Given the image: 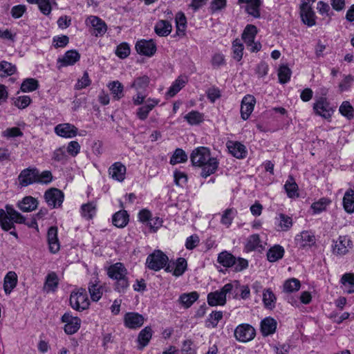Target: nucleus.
Returning <instances> with one entry per match:
<instances>
[{"label": "nucleus", "instance_id": "e433bc0d", "mask_svg": "<svg viewBox=\"0 0 354 354\" xmlns=\"http://www.w3.org/2000/svg\"><path fill=\"white\" fill-rule=\"evenodd\" d=\"M129 222V215L125 210L115 213L112 217V223L117 227H124Z\"/></svg>", "mask_w": 354, "mask_h": 354}, {"label": "nucleus", "instance_id": "393cba45", "mask_svg": "<svg viewBox=\"0 0 354 354\" xmlns=\"http://www.w3.org/2000/svg\"><path fill=\"white\" fill-rule=\"evenodd\" d=\"M127 169L120 162H115L109 168V175L115 180L122 182L125 179Z\"/></svg>", "mask_w": 354, "mask_h": 354}, {"label": "nucleus", "instance_id": "09e8293b", "mask_svg": "<svg viewBox=\"0 0 354 354\" xmlns=\"http://www.w3.org/2000/svg\"><path fill=\"white\" fill-rule=\"evenodd\" d=\"M262 248L261 241L259 234H254L250 236L245 244L247 251H254Z\"/></svg>", "mask_w": 354, "mask_h": 354}, {"label": "nucleus", "instance_id": "aec40b11", "mask_svg": "<svg viewBox=\"0 0 354 354\" xmlns=\"http://www.w3.org/2000/svg\"><path fill=\"white\" fill-rule=\"evenodd\" d=\"M295 243L301 248H310L315 244L316 239L314 234L308 230L302 231L295 236Z\"/></svg>", "mask_w": 354, "mask_h": 354}, {"label": "nucleus", "instance_id": "a19ab883", "mask_svg": "<svg viewBox=\"0 0 354 354\" xmlns=\"http://www.w3.org/2000/svg\"><path fill=\"white\" fill-rule=\"evenodd\" d=\"M149 82V77L144 75L136 77L131 83L130 87L134 88L137 91H140L141 90H145L148 87Z\"/></svg>", "mask_w": 354, "mask_h": 354}, {"label": "nucleus", "instance_id": "ea45409f", "mask_svg": "<svg viewBox=\"0 0 354 354\" xmlns=\"http://www.w3.org/2000/svg\"><path fill=\"white\" fill-rule=\"evenodd\" d=\"M284 249L279 245L271 248L267 252V259L270 262H275L283 257Z\"/></svg>", "mask_w": 354, "mask_h": 354}, {"label": "nucleus", "instance_id": "a18cd8bd", "mask_svg": "<svg viewBox=\"0 0 354 354\" xmlns=\"http://www.w3.org/2000/svg\"><path fill=\"white\" fill-rule=\"evenodd\" d=\"M96 213V204L93 202H89L86 204H83L81 207V214L82 216L89 220L92 219Z\"/></svg>", "mask_w": 354, "mask_h": 354}, {"label": "nucleus", "instance_id": "e2e57ef3", "mask_svg": "<svg viewBox=\"0 0 354 354\" xmlns=\"http://www.w3.org/2000/svg\"><path fill=\"white\" fill-rule=\"evenodd\" d=\"M339 111L342 115L348 119H351L354 116V109L349 102H343L339 106Z\"/></svg>", "mask_w": 354, "mask_h": 354}, {"label": "nucleus", "instance_id": "0eeeda50", "mask_svg": "<svg viewBox=\"0 0 354 354\" xmlns=\"http://www.w3.org/2000/svg\"><path fill=\"white\" fill-rule=\"evenodd\" d=\"M313 111L317 115L324 119H330L334 113V109L324 96L316 98L313 106Z\"/></svg>", "mask_w": 354, "mask_h": 354}, {"label": "nucleus", "instance_id": "6ab92c4d", "mask_svg": "<svg viewBox=\"0 0 354 354\" xmlns=\"http://www.w3.org/2000/svg\"><path fill=\"white\" fill-rule=\"evenodd\" d=\"M135 47L138 54L147 57H151L156 52V45L151 39L138 41Z\"/></svg>", "mask_w": 354, "mask_h": 354}, {"label": "nucleus", "instance_id": "2eb2a0df", "mask_svg": "<svg viewBox=\"0 0 354 354\" xmlns=\"http://www.w3.org/2000/svg\"><path fill=\"white\" fill-rule=\"evenodd\" d=\"M80 59V54L76 50H67L57 59V68L73 66Z\"/></svg>", "mask_w": 354, "mask_h": 354}, {"label": "nucleus", "instance_id": "a878e982", "mask_svg": "<svg viewBox=\"0 0 354 354\" xmlns=\"http://www.w3.org/2000/svg\"><path fill=\"white\" fill-rule=\"evenodd\" d=\"M88 289L92 301H97L101 299L104 292V286L97 279L89 282Z\"/></svg>", "mask_w": 354, "mask_h": 354}, {"label": "nucleus", "instance_id": "3c124183", "mask_svg": "<svg viewBox=\"0 0 354 354\" xmlns=\"http://www.w3.org/2000/svg\"><path fill=\"white\" fill-rule=\"evenodd\" d=\"M234 256L227 251L221 252L217 258V261L224 267L231 268L234 263Z\"/></svg>", "mask_w": 354, "mask_h": 354}, {"label": "nucleus", "instance_id": "de8ad7c7", "mask_svg": "<svg viewBox=\"0 0 354 354\" xmlns=\"http://www.w3.org/2000/svg\"><path fill=\"white\" fill-rule=\"evenodd\" d=\"M16 71L17 67L15 65L6 61L0 62V77L10 76L15 74Z\"/></svg>", "mask_w": 354, "mask_h": 354}, {"label": "nucleus", "instance_id": "5fc2aeb1", "mask_svg": "<svg viewBox=\"0 0 354 354\" xmlns=\"http://www.w3.org/2000/svg\"><path fill=\"white\" fill-rule=\"evenodd\" d=\"M300 287V281L297 279L292 278L284 282L283 291L287 293H290L299 290Z\"/></svg>", "mask_w": 354, "mask_h": 354}, {"label": "nucleus", "instance_id": "a211bd4d", "mask_svg": "<svg viewBox=\"0 0 354 354\" xmlns=\"http://www.w3.org/2000/svg\"><path fill=\"white\" fill-rule=\"evenodd\" d=\"M160 100L156 98H147L145 103L136 111V116L140 120H145L149 113L159 104Z\"/></svg>", "mask_w": 354, "mask_h": 354}, {"label": "nucleus", "instance_id": "864d4df0", "mask_svg": "<svg viewBox=\"0 0 354 354\" xmlns=\"http://www.w3.org/2000/svg\"><path fill=\"white\" fill-rule=\"evenodd\" d=\"M190 125H197L203 121V115L198 111H192L184 117Z\"/></svg>", "mask_w": 354, "mask_h": 354}, {"label": "nucleus", "instance_id": "49530a36", "mask_svg": "<svg viewBox=\"0 0 354 354\" xmlns=\"http://www.w3.org/2000/svg\"><path fill=\"white\" fill-rule=\"evenodd\" d=\"M232 49L233 58L237 62L241 61L243 58L244 50V46L241 39L237 38L232 41Z\"/></svg>", "mask_w": 354, "mask_h": 354}, {"label": "nucleus", "instance_id": "c756f323", "mask_svg": "<svg viewBox=\"0 0 354 354\" xmlns=\"http://www.w3.org/2000/svg\"><path fill=\"white\" fill-rule=\"evenodd\" d=\"M38 205L36 198L32 196H26L17 204V207L24 212H29L35 210Z\"/></svg>", "mask_w": 354, "mask_h": 354}, {"label": "nucleus", "instance_id": "7c9ffc66", "mask_svg": "<svg viewBox=\"0 0 354 354\" xmlns=\"http://www.w3.org/2000/svg\"><path fill=\"white\" fill-rule=\"evenodd\" d=\"M277 322L271 317H266L261 321V330L264 336L273 334L277 328Z\"/></svg>", "mask_w": 354, "mask_h": 354}, {"label": "nucleus", "instance_id": "473e14b6", "mask_svg": "<svg viewBox=\"0 0 354 354\" xmlns=\"http://www.w3.org/2000/svg\"><path fill=\"white\" fill-rule=\"evenodd\" d=\"M340 282L342 284L344 292L347 294L354 293V274L345 273L342 275Z\"/></svg>", "mask_w": 354, "mask_h": 354}, {"label": "nucleus", "instance_id": "6e6552de", "mask_svg": "<svg viewBox=\"0 0 354 354\" xmlns=\"http://www.w3.org/2000/svg\"><path fill=\"white\" fill-rule=\"evenodd\" d=\"M85 24L92 29L91 32L95 37L104 35L107 30L106 23L97 16H88L85 20Z\"/></svg>", "mask_w": 354, "mask_h": 354}, {"label": "nucleus", "instance_id": "79ce46f5", "mask_svg": "<svg viewBox=\"0 0 354 354\" xmlns=\"http://www.w3.org/2000/svg\"><path fill=\"white\" fill-rule=\"evenodd\" d=\"M284 189L289 198L299 196L298 185L295 183L292 176H290L284 185Z\"/></svg>", "mask_w": 354, "mask_h": 354}, {"label": "nucleus", "instance_id": "680f3d73", "mask_svg": "<svg viewBox=\"0 0 354 354\" xmlns=\"http://www.w3.org/2000/svg\"><path fill=\"white\" fill-rule=\"evenodd\" d=\"M211 64L214 68L225 65V55L221 52L214 53L212 55Z\"/></svg>", "mask_w": 354, "mask_h": 354}, {"label": "nucleus", "instance_id": "423d86ee", "mask_svg": "<svg viewBox=\"0 0 354 354\" xmlns=\"http://www.w3.org/2000/svg\"><path fill=\"white\" fill-rule=\"evenodd\" d=\"M70 304L72 308L77 311L87 309L90 303L86 290L79 288L73 291L70 296Z\"/></svg>", "mask_w": 354, "mask_h": 354}, {"label": "nucleus", "instance_id": "4468645a", "mask_svg": "<svg viewBox=\"0 0 354 354\" xmlns=\"http://www.w3.org/2000/svg\"><path fill=\"white\" fill-rule=\"evenodd\" d=\"M37 178L38 170L37 169L27 168L21 171L18 176V180L21 187H26L37 183Z\"/></svg>", "mask_w": 354, "mask_h": 354}, {"label": "nucleus", "instance_id": "f8f14e48", "mask_svg": "<svg viewBox=\"0 0 354 354\" xmlns=\"http://www.w3.org/2000/svg\"><path fill=\"white\" fill-rule=\"evenodd\" d=\"M239 5L245 4L243 8L245 12L255 19L261 17L260 8L262 6V0H238Z\"/></svg>", "mask_w": 354, "mask_h": 354}, {"label": "nucleus", "instance_id": "f03ea898", "mask_svg": "<svg viewBox=\"0 0 354 354\" xmlns=\"http://www.w3.org/2000/svg\"><path fill=\"white\" fill-rule=\"evenodd\" d=\"M108 277L115 281L114 289L120 293L126 292L129 287L128 271L124 265L118 262L107 268Z\"/></svg>", "mask_w": 354, "mask_h": 354}, {"label": "nucleus", "instance_id": "412c9836", "mask_svg": "<svg viewBox=\"0 0 354 354\" xmlns=\"http://www.w3.org/2000/svg\"><path fill=\"white\" fill-rule=\"evenodd\" d=\"M145 322L144 317L135 312L127 313L124 317V326L131 329L141 327Z\"/></svg>", "mask_w": 354, "mask_h": 354}, {"label": "nucleus", "instance_id": "5701e85b", "mask_svg": "<svg viewBox=\"0 0 354 354\" xmlns=\"http://www.w3.org/2000/svg\"><path fill=\"white\" fill-rule=\"evenodd\" d=\"M255 103L256 100L251 95H247L243 98L241 105V116L243 120L248 119L254 110Z\"/></svg>", "mask_w": 354, "mask_h": 354}, {"label": "nucleus", "instance_id": "37998d69", "mask_svg": "<svg viewBox=\"0 0 354 354\" xmlns=\"http://www.w3.org/2000/svg\"><path fill=\"white\" fill-rule=\"evenodd\" d=\"M29 3L37 4L39 11L44 15L48 16L52 11L50 0H26Z\"/></svg>", "mask_w": 354, "mask_h": 354}, {"label": "nucleus", "instance_id": "cd10ccee", "mask_svg": "<svg viewBox=\"0 0 354 354\" xmlns=\"http://www.w3.org/2000/svg\"><path fill=\"white\" fill-rule=\"evenodd\" d=\"M17 284V275L15 272H8L3 280V290L6 295H10Z\"/></svg>", "mask_w": 354, "mask_h": 354}, {"label": "nucleus", "instance_id": "2f4dec72", "mask_svg": "<svg viewBox=\"0 0 354 354\" xmlns=\"http://www.w3.org/2000/svg\"><path fill=\"white\" fill-rule=\"evenodd\" d=\"M152 337V329L149 326L144 328L138 334V349L142 350L149 342Z\"/></svg>", "mask_w": 354, "mask_h": 354}, {"label": "nucleus", "instance_id": "f3484780", "mask_svg": "<svg viewBox=\"0 0 354 354\" xmlns=\"http://www.w3.org/2000/svg\"><path fill=\"white\" fill-rule=\"evenodd\" d=\"M351 245L352 242L348 236H339L336 241H333V252L338 255L346 254Z\"/></svg>", "mask_w": 354, "mask_h": 354}, {"label": "nucleus", "instance_id": "c03bdc74", "mask_svg": "<svg viewBox=\"0 0 354 354\" xmlns=\"http://www.w3.org/2000/svg\"><path fill=\"white\" fill-rule=\"evenodd\" d=\"M185 80L181 77H178L169 88L166 93L167 97H172L176 95L185 85Z\"/></svg>", "mask_w": 354, "mask_h": 354}, {"label": "nucleus", "instance_id": "72a5a7b5", "mask_svg": "<svg viewBox=\"0 0 354 354\" xmlns=\"http://www.w3.org/2000/svg\"><path fill=\"white\" fill-rule=\"evenodd\" d=\"M175 22L176 34L180 37L185 36L187 28V19L185 14L182 12H177L175 17Z\"/></svg>", "mask_w": 354, "mask_h": 354}, {"label": "nucleus", "instance_id": "f704fd0d", "mask_svg": "<svg viewBox=\"0 0 354 354\" xmlns=\"http://www.w3.org/2000/svg\"><path fill=\"white\" fill-rule=\"evenodd\" d=\"M172 30V26L168 21L159 20L156 22L154 30L155 32L160 37H166L169 35Z\"/></svg>", "mask_w": 354, "mask_h": 354}, {"label": "nucleus", "instance_id": "603ef678", "mask_svg": "<svg viewBox=\"0 0 354 354\" xmlns=\"http://www.w3.org/2000/svg\"><path fill=\"white\" fill-rule=\"evenodd\" d=\"M236 214L237 211L234 208L225 209L221 216V223L227 227H229Z\"/></svg>", "mask_w": 354, "mask_h": 354}, {"label": "nucleus", "instance_id": "20e7f679", "mask_svg": "<svg viewBox=\"0 0 354 354\" xmlns=\"http://www.w3.org/2000/svg\"><path fill=\"white\" fill-rule=\"evenodd\" d=\"M233 289L234 285L228 283L220 290L209 292L207 297V304L210 306H224L226 304L227 295L230 294Z\"/></svg>", "mask_w": 354, "mask_h": 354}, {"label": "nucleus", "instance_id": "c85d7f7f", "mask_svg": "<svg viewBox=\"0 0 354 354\" xmlns=\"http://www.w3.org/2000/svg\"><path fill=\"white\" fill-rule=\"evenodd\" d=\"M199 295L194 291L189 293H183L178 298V303L185 308H189L198 299Z\"/></svg>", "mask_w": 354, "mask_h": 354}, {"label": "nucleus", "instance_id": "bb28decb", "mask_svg": "<svg viewBox=\"0 0 354 354\" xmlns=\"http://www.w3.org/2000/svg\"><path fill=\"white\" fill-rule=\"evenodd\" d=\"M276 225L279 231H288L292 226L293 222L291 216L280 213L275 218Z\"/></svg>", "mask_w": 354, "mask_h": 354}, {"label": "nucleus", "instance_id": "774afa93", "mask_svg": "<svg viewBox=\"0 0 354 354\" xmlns=\"http://www.w3.org/2000/svg\"><path fill=\"white\" fill-rule=\"evenodd\" d=\"M227 6V0H212L209 6V10L212 13L218 12Z\"/></svg>", "mask_w": 354, "mask_h": 354}, {"label": "nucleus", "instance_id": "9b49d317", "mask_svg": "<svg viewBox=\"0 0 354 354\" xmlns=\"http://www.w3.org/2000/svg\"><path fill=\"white\" fill-rule=\"evenodd\" d=\"M44 198L48 206L52 208H57L62 205L64 195L59 189L50 188L46 191Z\"/></svg>", "mask_w": 354, "mask_h": 354}, {"label": "nucleus", "instance_id": "bf43d9fd", "mask_svg": "<svg viewBox=\"0 0 354 354\" xmlns=\"http://www.w3.org/2000/svg\"><path fill=\"white\" fill-rule=\"evenodd\" d=\"M187 268V263L185 259L180 257L177 259L175 263V268L173 271V275L180 277L184 274Z\"/></svg>", "mask_w": 354, "mask_h": 354}, {"label": "nucleus", "instance_id": "338daca9", "mask_svg": "<svg viewBox=\"0 0 354 354\" xmlns=\"http://www.w3.org/2000/svg\"><path fill=\"white\" fill-rule=\"evenodd\" d=\"M248 267V261L241 257H234V263L231 267L234 272H241Z\"/></svg>", "mask_w": 354, "mask_h": 354}, {"label": "nucleus", "instance_id": "69168bd1", "mask_svg": "<svg viewBox=\"0 0 354 354\" xmlns=\"http://www.w3.org/2000/svg\"><path fill=\"white\" fill-rule=\"evenodd\" d=\"M329 200L323 198L311 205V208L315 214H319L324 211L329 203Z\"/></svg>", "mask_w": 354, "mask_h": 354}, {"label": "nucleus", "instance_id": "13d9d810", "mask_svg": "<svg viewBox=\"0 0 354 354\" xmlns=\"http://www.w3.org/2000/svg\"><path fill=\"white\" fill-rule=\"evenodd\" d=\"M223 318V313L221 311H213L206 320V326L207 328H216L218 323Z\"/></svg>", "mask_w": 354, "mask_h": 354}, {"label": "nucleus", "instance_id": "ddd939ff", "mask_svg": "<svg viewBox=\"0 0 354 354\" xmlns=\"http://www.w3.org/2000/svg\"><path fill=\"white\" fill-rule=\"evenodd\" d=\"M56 135L64 138H73L78 133L77 128L71 123H62L54 128Z\"/></svg>", "mask_w": 354, "mask_h": 354}, {"label": "nucleus", "instance_id": "7ed1b4c3", "mask_svg": "<svg viewBox=\"0 0 354 354\" xmlns=\"http://www.w3.org/2000/svg\"><path fill=\"white\" fill-rule=\"evenodd\" d=\"M6 211L0 209V225L3 230L8 231L14 228V223H25V218L12 207L6 205Z\"/></svg>", "mask_w": 354, "mask_h": 354}, {"label": "nucleus", "instance_id": "39448f33", "mask_svg": "<svg viewBox=\"0 0 354 354\" xmlns=\"http://www.w3.org/2000/svg\"><path fill=\"white\" fill-rule=\"evenodd\" d=\"M168 261V257L162 251L155 250L147 257L145 266L151 270L159 271L166 266Z\"/></svg>", "mask_w": 354, "mask_h": 354}, {"label": "nucleus", "instance_id": "4c0bfd02", "mask_svg": "<svg viewBox=\"0 0 354 354\" xmlns=\"http://www.w3.org/2000/svg\"><path fill=\"white\" fill-rule=\"evenodd\" d=\"M343 207L347 213L354 212V191L353 189H350L345 192L343 197Z\"/></svg>", "mask_w": 354, "mask_h": 354}, {"label": "nucleus", "instance_id": "4be33fe9", "mask_svg": "<svg viewBox=\"0 0 354 354\" xmlns=\"http://www.w3.org/2000/svg\"><path fill=\"white\" fill-rule=\"evenodd\" d=\"M58 230L55 226H51L48 228L47 232V241L48 244L49 251L55 254L59 252L60 249V243L57 236Z\"/></svg>", "mask_w": 354, "mask_h": 354}, {"label": "nucleus", "instance_id": "1a4fd4ad", "mask_svg": "<svg viewBox=\"0 0 354 354\" xmlns=\"http://www.w3.org/2000/svg\"><path fill=\"white\" fill-rule=\"evenodd\" d=\"M255 334L254 328L248 324H241L234 330L236 339L241 342H247L253 339Z\"/></svg>", "mask_w": 354, "mask_h": 354}, {"label": "nucleus", "instance_id": "dca6fc26", "mask_svg": "<svg viewBox=\"0 0 354 354\" xmlns=\"http://www.w3.org/2000/svg\"><path fill=\"white\" fill-rule=\"evenodd\" d=\"M300 15L304 24L309 27L316 24L315 13L310 6L306 1H302L300 6Z\"/></svg>", "mask_w": 354, "mask_h": 354}, {"label": "nucleus", "instance_id": "f257e3e1", "mask_svg": "<svg viewBox=\"0 0 354 354\" xmlns=\"http://www.w3.org/2000/svg\"><path fill=\"white\" fill-rule=\"evenodd\" d=\"M190 159L194 166L202 169L201 176L203 178L214 174L218 166L216 158L212 157L209 149L205 147H199L193 150Z\"/></svg>", "mask_w": 354, "mask_h": 354}, {"label": "nucleus", "instance_id": "052dcab7", "mask_svg": "<svg viewBox=\"0 0 354 354\" xmlns=\"http://www.w3.org/2000/svg\"><path fill=\"white\" fill-rule=\"evenodd\" d=\"M58 286V277L55 272H52L49 273L46 279L45 288L48 290L55 291Z\"/></svg>", "mask_w": 354, "mask_h": 354}, {"label": "nucleus", "instance_id": "0e129e2a", "mask_svg": "<svg viewBox=\"0 0 354 354\" xmlns=\"http://www.w3.org/2000/svg\"><path fill=\"white\" fill-rule=\"evenodd\" d=\"M291 71L286 66H281L279 68L278 77L281 84H285L288 82L290 79Z\"/></svg>", "mask_w": 354, "mask_h": 354}, {"label": "nucleus", "instance_id": "58836bf2", "mask_svg": "<svg viewBox=\"0 0 354 354\" xmlns=\"http://www.w3.org/2000/svg\"><path fill=\"white\" fill-rule=\"evenodd\" d=\"M257 34V27L254 25L248 24L244 28L241 37L245 44H251L255 39Z\"/></svg>", "mask_w": 354, "mask_h": 354}, {"label": "nucleus", "instance_id": "6e6d98bb", "mask_svg": "<svg viewBox=\"0 0 354 354\" xmlns=\"http://www.w3.org/2000/svg\"><path fill=\"white\" fill-rule=\"evenodd\" d=\"M39 82L34 78H27L24 80L21 85V90L23 92H32L38 88Z\"/></svg>", "mask_w": 354, "mask_h": 354}, {"label": "nucleus", "instance_id": "b1692460", "mask_svg": "<svg viewBox=\"0 0 354 354\" xmlns=\"http://www.w3.org/2000/svg\"><path fill=\"white\" fill-rule=\"evenodd\" d=\"M229 152L235 158L243 159L246 157L248 151L244 145L238 141L230 140L226 144Z\"/></svg>", "mask_w": 354, "mask_h": 354}, {"label": "nucleus", "instance_id": "4d7b16f0", "mask_svg": "<svg viewBox=\"0 0 354 354\" xmlns=\"http://www.w3.org/2000/svg\"><path fill=\"white\" fill-rule=\"evenodd\" d=\"M187 160V156L184 150L178 148L175 150L173 156L170 158V164L176 165L180 162H185Z\"/></svg>", "mask_w": 354, "mask_h": 354}, {"label": "nucleus", "instance_id": "c9c22d12", "mask_svg": "<svg viewBox=\"0 0 354 354\" xmlns=\"http://www.w3.org/2000/svg\"><path fill=\"white\" fill-rule=\"evenodd\" d=\"M107 86L111 91L114 100H119L124 97V86L119 81L111 82Z\"/></svg>", "mask_w": 354, "mask_h": 354}, {"label": "nucleus", "instance_id": "9d476101", "mask_svg": "<svg viewBox=\"0 0 354 354\" xmlns=\"http://www.w3.org/2000/svg\"><path fill=\"white\" fill-rule=\"evenodd\" d=\"M62 322L65 324L64 329L68 335L77 333L81 326V319L73 316L71 313H65L62 317Z\"/></svg>", "mask_w": 354, "mask_h": 354}, {"label": "nucleus", "instance_id": "8fccbe9b", "mask_svg": "<svg viewBox=\"0 0 354 354\" xmlns=\"http://www.w3.org/2000/svg\"><path fill=\"white\" fill-rule=\"evenodd\" d=\"M277 298L273 292L270 289H267L263 294V302L268 309H273L275 307Z\"/></svg>", "mask_w": 354, "mask_h": 354}]
</instances>
